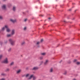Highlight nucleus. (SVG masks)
<instances>
[{
  "label": "nucleus",
  "mask_w": 80,
  "mask_h": 80,
  "mask_svg": "<svg viewBox=\"0 0 80 80\" xmlns=\"http://www.w3.org/2000/svg\"><path fill=\"white\" fill-rule=\"evenodd\" d=\"M68 63H71V61H69V62H68Z\"/></svg>",
  "instance_id": "34"
},
{
  "label": "nucleus",
  "mask_w": 80,
  "mask_h": 80,
  "mask_svg": "<svg viewBox=\"0 0 80 80\" xmlns=\"http://www.w3.org/2000/svg\"><path fill=\"white\" fill-rule=\"evenodd\" d=\"M32 77H33V80H36V79L37 78L36 77L33 76V75H31L30 77L28 79V80H30V79H32Z\"/></svg>",
  "instance_id": "1"
},
{
  "label": "nucleus",
  "mask_w": 80,
  "mask_h": 80,
  "mask_svg": "<svg viewBox=\"0 0 80 80\" xmlns=\"http://www.w3.org/2000/svg\"><path fill=\"white\" fill-rule=\"evenodd\" d=\"M24 44H25V42H22V43H21V45H24Z\"/></svg>",
  "instance_id": "23"
},
{
  "label": "nucleus",
  "mask_w": 80,
  "mask_h": 80,
  "mask_svg": "<svg viewBox=\"0 0 80 80\" xmlns=\"http://www.w3.org/2000/svg\"><path fill=\"white\" fill-rule=\"evenodd\" d=\"M5 28H6L5 27V25L2 28V31H4V30H5Z\"/></svg>",
  "instance_id": "11"
},
{
  "label": "nucleus",
  "mask_w": 80,
  "mask_h": 80,
  "mask_svg": "<svg viewBox=\"0 0 80 80\" xmlns=\"http://www.w3.org/2000/svg\"><path fill=\"white\" fill-rule=\"evenodd\" d=\"M62 61H61V62H60V63H61V62H62Z\"/></svg>",
  "instance_id": "41"
},
{
  "label": "nucleus",
  "mask_w": 80,
  "mask_h": 80,
  "mask_svg": "<svg viewBox=\"0 0 80 80\" xmlns=\"http://www.w3.org/2000/svg\"><path fill=\"white\" fill-rule=\"evenodd\" d=\"M38 67H33L32 70H38Z\"/></svg>",
  "instance_id": "6"
},
{
  "label": "nucleus",
  "mask_w": 80,
  "mask_h": 80,
  "mask_svg": "<svg viewBox=\"0 0 80 80\" xmlns=\"http://www.w3.org/2000/svg\"><path fill=\"white\" fill-rule=\"evenodd\" d=\"M13 11H15L16 10V7L14 6L13 8Z\"/></svg>",
  "instance_id": "13"
},
{
  "label": "nucleus",
  "mask_w": 80,
  "mask_h": 80,
  "mask_svg": "<svg viewBox=\"0 0 80 80\" xmlns=\"http://www.w3.org/2000/svg\"><path fill=\"white\" fill-rule=\"evenodd\" d=\"M10 70V69L9 68H7L6 69V71H9Z\"/></svg>",
  "instance_id": "30"
},
{
  "label": "nucleus",
  "mask_w": 80,
  "mask_h": 80,
  "mask_svg": "<svg viewBox=\"0 0 80 80\" xmlns=\"http://www.w3.org/2000/svg\"><path fill=\"white\" fill-rule=\"evenodd\" d=\"M41 55H46V53H41Z\"/></svg>",
  "instance_id": "17"
},
{
  "label": "nucleus",
  "mask_w": 80,
  "mask_h": 80,
  "mask_svg": "<svg viewBox=\"0 0 80 80\" xmlns=\"http://www.w3.org/2000/svg\"><path fill=\"white\" fill-rule=\"evenodd\" d=\"M15 30L14 29H12V32H11V35H13L14 34H15Z\"/></svg>",
  "instance_id": "5"
},
{
  "label": "nucleus",
  "mask_w": 80,
  "mask_h": 80,
  "mask_svg": "<svg viewBox=\"0 0 80 80\" xmlns=\"http://www.w3.org/2000/svg\"><path fill=\"white\" fill-rule=\"evenodd\" d=\"M28 76H29V74H27L26 75V77H28Z\"/></svg>",
  "instance_id": "22"
},
{
  "label": "nucleus",
  "mask_w": 80,
  "mask_h": 80,
  "mask_svg": "<svg viewBox=\"0 0 80 80\" xmlns=\"http://www.w3.org/2000/svg\"><path fill=\"white\" fill-rule=\"evenodd\" d=\"M0 80H5V78H2L1 79H0Z\"/></svg>",
  "instance_id": "24"
},
{
  "label": "nucleus",
  "mask_w": 80,
  "mask_h": 80,
  "mask_svg": "<svg viewBox=\"0 0 80 80\" xmlns=\"http://www.w3.org/2000/svg\"><path fill=\"white\" fill-rule=\"evenodd\" d=\"M67 71H65L63 73L64 75H66V74H67Z\"/></svg>",
  "instance_id": "26"
},
{
  "label": "nucleus",
  "mask_w": 80,
  "mask_h": 80,
  "mask_svg": "<svg viewBox=\"0 0 80 80\" xmlns=\"http://www.w3.org/2000/svg\"><path fill=\"white\" fill-rule=\"evenodd\" d=\"M1 75H2V76H4V75H5V74L4 73H2L1 74Z\"/></svg>",
  "instance_id": "20"
},
{
  "label": "nucleus",
  "mask_w": 80,
  "mask_h": 80,
  "mask_svg": "<svg viewBox=\"0 0 80 80\" xmlns=\"http://www.w3.org/2000/svg\"><path fill=\"white\" fill-rule=\"evenodd\" d=\"M22 72V70L21 69H19L16 72V73L17 74H19V73H20V72Z\"/></svg>",
  "instance_id": "7"
},
{
  "label": "nucleus",
  "mask_w": 80,
  "mask_h": 80,
  "mask_svg": "<svg viewBox=\"0 0 80 80\" xmlns=\"http://www.w3.org/2000/svg\"><path fill=\"white\" fill-rule=\"evenodd\" d=\"M48 62H49V61L48 60H46V61L44 62V65H47L48 64Z\"/></svg>",
  "instance_id": "9"
},
{
  "label": "nucleus",
  "mask_w": 80,
  "mask_h": 80,
  "mask_svg": "<svg viewBox=\"0 0 80 80\" xmlns=\"http://www.w3.org/2000/svg\"><path fill=\"white\" fill-rule=\"evenodd\" d=\"M11 22H13V23H15V22H16V20H13V19H11L10 20Z\"/></svg>",
  "instance_id": "10"
},
{
  "label": "nucleus",
  "mask_w": 80,
  "mask_h": 80,
  "mask_svg": "<svg viewBox=\"0 0 80 80\" xmlns=\"http://www.w3.org/2000/svg\"><path fill=\"white\" fill-rule=\"evenodd\" d=\"M5 28H6V31L7 32H10V29L8 28V26L7 25H5Z\"/></svg>",
  "instance_id": "4"
},
{
  "label": "nucleus",
  "mask_w": 80,
  "mask_h": 80,
  "mask_svg": "<svg viewBox=\"0 0 80 80\" xmlns=\"http://www.w3.org/2000/svg\"><path fill=\"white\" fill-rule=\"evenodd\" d=\"M43 57H40V60H42V59H43Z\"/></svg>",
  "instance_id": "28"
},
{
  "label": "nucleus",
  "mask_w": 80,
  "mask_h": 80,
  "mask_svg": "<svg viewBox=\"0 0 80 80\" xmlns=\"http://www.w3.org/2000/svg\"><path fill=\"white\" fill-rule=\"evenodd\" d=\"M37 47H38V48H39V47H40L39 45H37Z\"/></svg>",
  "instance_id": "29"
},
{
  "label": "nucleus",
  "mask_w": 80,
  "mask_h": 80,
  "mask_svg": "<svg viewBox=\"0 0 80 80\" xmlns=\"http://www.w3.org/2000/svg\"><path fill=\"white\" fill-rule=\"evenodd\" d=\"M50 72H53V69L52 68L50 70Z\"/></svg>",
  "instance_id": "21"
},
{
  "label": "nucleus",
  "mask_w": 80,
  "mask_h": 80,
  "mask_svg": "<svg viewBox=\"0 0 80 80\" xmlns=\"http://www.w3.org/2000/svg\"><path fill=\"white\" fill-rule=\"evenodd\" d=\"M6 0H3V1H6Z\"/></svg>",
  "instance_id": "40"
},
{
  "label": "nucleus",
  "mask_w": 80,
  "mask_h": 80,
  "mask_svg": "<svg viewBox=\"0 0 80 80\" xmlns=\"http://www.w3.org/2000/svg\"><path fill=\"white\" fill-rule=\"evenodd\" d=\"M43 42V39H41V42Z\"/></svg>",
  "instance_id": "31"
},
{
  "label": "nucleus",
  "mask_w": 80,
  "mask_h": 80,
  "mask_svg": "<svg viewBox=\"0 0 80 80\" xmlns=\"http://www.w3.org/2000/svg\"><path fill=\"white\" fill-rule=\"evenodd\" d=\"M71 10H72V9H71L69 10V11H71Z\"/></svg>",
  "instance_id": "36"
},
{
  "label": "nucleus",
  "mask_w": 80,
  "mask_h": 80,
  "mask_svg": "<svg viewBox=\"0 0 80 80\" xmlns=\"http://www.w3.org/2000/svg\"><path fill=\"white\" fill-rule=\"evenodd\" d=\"M41 63H43V61H42L41 62Z\"/></svg>",
  "instance_id": "37"
},
{
  "label": "nucleus",
  "mask_w": 80,
  "mask_h": 80,
  "mask_svg": "<svg viewBox=\"0 0 80 80\" xmlns=\"http://www.w3.org/2000/svg\"><path fill=\"white\" fill-rule=\"evenodd\" d=\"M9 42H10L11 45H14V43H15V41L13 40L12 39H10L9 40Z\"/></svg>",
  "instance_id": "2"
},
{
  "label": "nucleus",
  "mask_w": 80,
  "mask_h": 80,
  "mask_svg": "<svg viewBox=\"0 0 80 80\" xmlns=\"http://www.w3.org/2000/svg\"><path fill=\"white\" fill-rule=\"evenodd\" d=\"M2 63H8V58H6L4 60L2 61Z\"/></svg>",
  "instance_id": "3"
},
{
  "label": "nucleus",
  "mask_w": 80,
  "mask_h": 80,
  "mask_svg": "<svg viewBox=\"0 0 80 80\" xmlns=\"http://www.w3.org/2000/svg\"><path fill=\"white\" fill-rule=\"evenodd\" d=\"M3 19V17L2 16H0V20H2Z\"/></svg>",
  "instance_id": "19"
},
{
  "label": "nucleus",
  "mask_w": 80,
  "mask_h": 80,
  "mask_svg": "<svg viewBox=\"0 0 80 80\" xmlns=\"http://www.w3.org/2000/svg\"><path fill=\"white\" fill-rule=\"evenodd\" d=\"M11 65H14V62H12L11 64H10Z\"/></svg>",
  "instance_id": "18"
},
{
  "label": "nucleus",
  "mask_w": 80,
  "mask_h": 80,
  "mask_svg": "<svg viewBox=\"0 0 80 80\" xmlns=\"http://www.w3.org/2000/svg\"><path fill=\"white\" fill-rule=\"evenodd\" d=\"M26 21H27V19H25L24 20V22H26Z\"/></svg>",
  "instance_id": "35"
},
{
  "label": "nucleus",
  "mask_w": 80,
  "mask_h": 80,
  "mask_svg": "<svg viewBox=\"0 0 80 80\" xmlns=\"http://www.w3.org/2000/svg\"><path fill=\"white\" fill-rule=\"evenodd\" d=\"M40 43V42H37V43H36V45H38Z\"/></svg>",
  "instance_id": "16"
},
{
  "label": "nucleus",
  "mask_w": 80,
  "mask_h": 80,
  "mask_svg": "<svg viewBox=\"0 0 80 80\" xmlns=\"http://www.w3.org/2000/svg\"><path fill=\"white\" fill-rule=\"evenodd\" d=\"M26 29H27V28H26V27H25L24 28V30H26Z\"/></svg>",
  "instance_id": "32"
},
{
  "label": "nucleus",
  "mask_w": 80,
  "mask_h": 80,
  "mask_svg": "<svg viewBox=\"0 0 80 80\" xmlns=\"http://www.w3.org/2000/svg\"><path fill=\"white\" fill-rule=\"evenodd\" d=\"M12 35L11 34H8L7 35V37H10Z\"/></svg>",
  "instance_id": "12"
},
{
  "label": "nucleus",
  "mask_w": 80,
  "mask_h": 80,
  "mask_svg": "<svg viewBox=\"0 0 80 80\" xmlns=\"http://www.w3.org/2000/svg\"><path fill=\"white\" fill-rule=\"evenodd\" d=\"M2 8L3 10H5L6 9V5H3L2 7Z\"/></svg>",
  "instance_id": "8"
},
{
  "label": "nucleus",
  "mask_w": 80,
  "mask_h": 80,
  "mask_svg": "<svg viewBox=\"0 0 80 80\" xmlns=\"http://www.w3.org/2000/svg\"><path fill=\"white\" fill-rule=\"evenodd\" d=\"M2 57H3V55H0V60H1L2 58Z\"/></svg>",
  "instance_id": "14"
},
{
  "label": "nucleus",
  "mask_w": 80,
  "mask_h": 80,
  "mask_svg": "<svg viewBox=\"0 0 80 80\" xmlns=\"http://www.w3.org/2000/svg\"><path fill=\"white\" fill-rule=\"evenodd\" d=\"M77 65H80V62H76Z\"/></svg>",
  "instance_id": "15"
},
{
  "label": "nucleus",
  "mask_w": 80,
  "mask_h": 80,
  "mask_svg": "<svg viewBox=\"0 0 80 80\" xmlns=\"http://www.w3.org/2000/svg\"><path fill=\"white\" fill-rule=\"evenodd\" d=\"M11 50H12V49H11V48H9V49L8 50V52H10V51H11Z\"/></svg>",
  "instance_id": "27"
},
{
  "label": "nucleus",
  "mask_w": 80,
  "mask_h": 80,
  "mask_svg": "<svg viewBox=\"0 0 80 80\" xmlns=\"http://www.w3.org/2000/svg\"><path fill=\"white\" fill-rule=\"evenodd\" d=\"M0 32H1V31H0Z\"/></svg>",
  "instance_id": "42"
},
{
  "label": "nucleus",
  "mask_w": 80,
  "mask_h": 80,
  "mask_svg": "<svg viewBox=\"0 0 80 80\" xmlns=\"http://www.w3.org/2000/svg\"><path fill=\"white\" fill-rule=\"evenodd\" d=\"M77 61V59H74L73 60V62H76Z\"/></svg>",
  "instance_id": "25"
},
{
  "label": "nucleus",
  "mask_w": 80,
  "mask_h": 80,
  "mask_svg": "<svg viewBox=\"0 0 80 80\" xmlns=\"http://www.w3.org/2000/svg\"><path fill=\"white\" fill-rule=\"evenodd\" d=\"M73 80H77L76 79H73Z\"/></svg>",
  "instance_id": "38"
},
{
  "label": "nucleus",
  "mask_w": 80,
  "mask_h": 80,
  "mask_svg": "<svg viewBox=\"0 0 80 80\" xmlns=\"http://www.w3.org/2000/svg\"><path fill=\"white\" fill-rule=\"evenodd\" d=\"M64 22L66 23H67V21H65V20L64 21Z\"/></svg>",
  "instance_id": "33"
},
{
  "label": "nucleus",
  "mask_w": 80,
  "mask_h": 80,
  "mask_svg": "<svg viewBox=\"0 0 80 80\" xmlns=\"http://www.w3.org/2000/svg\"><path fill=\"white\" fill-rule=\"evenodd\" d=\"M48 19H49V20H50V19H51V18H48Z\"/></svg>",
  "instance_id": "39"
}]
</instances>
